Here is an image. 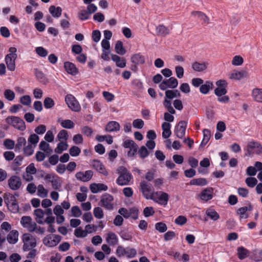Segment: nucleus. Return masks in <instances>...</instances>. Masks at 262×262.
I'll use <instances>...</instances> for the list:
<instances>
[{"instance_id": "4be33fe9", "label": "nucleus", "mask_w": 262, "mask_h": 262, "mask_svg": "<svg viewBox=\"0 0 262 262\" xmlns=\"http://www.w3.org/2000/svg\"><path fill=\"white\" fill-rule=\"evenodd\" d=\"M131 62L135 64L134 68H136V65L143 64L145 63V57L140 53L134 54L130 57Z\"/></svg>"}, {"instance_id": "58836bf2", "label": "nucleus", "mask_w": 262, "mask_h": 262, "mask_svg": "<svg viewBox=\"0 0 262 262\" xmlns=\"http://www.w3.org/2000/svg\"><path fill=\"white\" fill-rule=\"evenodd\" d=\"M156 33L158 35L165 36L169 33V29L164 25H159L156 29Z\"/></svg>"}, {"instance_id": "603ef678", "label": "nucleus", "mask_w": 262, "mask_h": 262, "mask_svg": "<svg viewBox=\"0 0 262 262\" xmlns=\"http://www.w3.org/2000/svg\"><path fill=\"white\" fill-rule=\"evenodd\" d=\"M252 258L255 261L262 260V250L256 249L252 252Z\"/></svg>"}, {"instance_id": "0e129e2a", "label": "nucleus", "mask_w": 262, "mask_h": 262, "mask_svg": "<svg viewBox=\"0 0 262 262\" xmlns=\"http://www.w3.org/2000/svg\"><path fill=\"white\" fill-rule=\"evenodd\" d=\"M43 104L45 107L47 109L52 108L55 105L54 100L50 97H47L45 99Z\"/></svg>"}, {"instance_id": "72a5a7b5", "label": "nucleus", "mask_w": 262, "mask_h": 262, "mask_svg": "<svg viewBox=\"0 0 262 262\" xmlns=\"http://www.w3.org/2000/svg\"><path fill=\"white\" fill-rule=\"evenodd\" d=\"M171 125L169 123L164 122L162 125V128L163 130L162 137L164 138H168L171 135V132L170 130Z\"/></svg>"}, {"instance_id": "a19ab883", "label": "nucleus", "mask_w": 262, "mask_h": 262, "mask_svg": "<svg viewBox=\"0 0 262 262\" xmlns=\"http://www.w3.org/2000/svg\"><path fill=\"white\" fill-rule=\"evenodd\" d=\"M190 185L195 186H205L208 184L207 180L205 178H196L190 181Z\"/></svg>"}, {"instance_id": "bb28decb", "label": "nucleus", "mask_w": 262, "mask_h": 262, "mask_svg": "<svg viewBox=\"0 0 262 262\" xmlns=\"http://www.w3.org/2000/svg\"><path fill=\"white\" fill-rule=\"evenodd\" d=\"M93 166L98 172L103 175L105 176L108 175V172L106 170L104 166L100 161L94 160L93 162Z\"/></svg>"}, {"instance_id": "de8ad7c7", "label": "nucleus", "mask_w": 262, "mask_h": 262, "mask_svg": "<svg viewBox=\"0 0 262 262\" xmlns=\"http://www.w3.org/2000/svg\"><path fill=\"white\" fill-rule=\"evenodd\" d=\"M203 138L201 144V146L206 145L208 141L211 137V133L210 131L207 129H204L203 131Z\"/></svg>"}, {"instance_id": "aec40b11", "label": "nucleus", "mask_w": 262, "mask_h": 262, "mask_svg": "<svg viewBox=\"0 0 262 262\" xmlns=\"http://www.w3.org/2000/svg\"><path fill=\"white\" fill-rule=\"evenodd\" d=\"M187 127V122L184 121L179 122L178 125L176 127L174 133L179 138H182L185 134Z\"/></svg>"}, {"instance_id": "680f3d73", "label": "nucleus", "mask_w": 262, "mask_h": 262, "mask_svg": "<svg viewBox=\"0 0 262 262\" xmlns=\"http://www.w3.org/2000/svg\"><path fill=\"white\" fill-rule=\"evenodd\" d=\"M244 59L243 57L239 55H236L233 57L232 60V64L235 66H239L243 63Z\"/></svg>"}, {"instance_id": "2eb2a0df", "label": "nucleus", "mask_w": 262, "mask_h": 262, "mask_svg": "<svg viewBox=\"0 0 262 262\" xmlns=\"http://www.w3.org/2000/svg\"><path fill=\"white\" fill-rule=\"evenodd\" d=\"M8 185L11 190H18L21 186V181L20 177L17 176H11L8 180Z\"/></svg>"}, {"instance_id": "cd10ccee", "label": "nucleus", "mask_w": 262, "mask_h": 262, "mask_svg": "<svg viewBox=\"0 0 262 262\" xmlns=\"http://www.w3.org/2000/svg\"><path fill=\"white\" fill-rule=\"evenodd\" d=\"M252 210V207L251 205L247 206L241 207L238 209L236 211V213L239 216L240 219H247L248 217V215L247 213L248 211H251Z\"/></svg>"}, {"instance_id": "0eeeda50", "label": "nucleus", "mask_w": 262, "mask_h": 262, "mask_svg": "<svg viewBox=\"0 0 262 262\" xmlns=\"http://www.w3.org/2000/svg\"><path fill=\"white\" fill-rule=\"evenodd\" d=\"M65 102L72 111L78 112L81 110V106L79 102L73 95L71 94L66 95Z\"/></svg>"}, {"instance_id": "09e8293b", "label": "nucleus", "mask_w": 262, "mask_h": 262, "mask_svg": "<svg viewBox=\"0 0 262 262\" xmlns=\"http://www.w3.org/2000/svg\"><path fill=\"white\" fill-rule=\"evenodd\" d=\"M5 98L8 101H13L15 97V93L10 89H6L4 92Z\"/></svg>"}, {"instance_id": "f8f14e48", "label": "nucleus", "mask_w": 262, "mask_h": 262, "mask_svg": "<svg viewBox=\"0 0 262 262\" xmlns=\"http://www.w3.org/2000/svg\"><path fill=\"white\" fill-rule=\"evenodd\" d=\"M20 223L21 226L29 231L33 232L35 230L36 224L32 221L31 217L23 216L21 218Z\"/></svg>"}, {"instance_id": "4c0bfd02", "label": "nucleus", "mask_w": 262, "mask_h": 262, "mask_svg": "<svg viewBox=\"0 0 262 262\" xmlns=\"http://www.w3.org/2000/svg\"><path fill=\"white\" fill-rule=\"evenodd\" d=\"M115 52L119 55H123L126 52V50L123 47V42L121 40L116 41L115 46Z\"/></svg>"}, {"instance_id": "473e14b6", "label": "nucleus", "mask_w": 262, "mask_h": 262, "mask_svg": "<svg viewBox=\"0 0 262 262\" xmlns=\"http://www.w3.org/2000/svg\"><path fill=\"white\" fill-rule=\"evenodd\" d=\"M120 126L118 122L116 121H110L105 127V130L108 132L118 131L120 129Z\"/></svg>"}, {"instance_id": "dca6fc26", "label": "nucleus", "mask_w": 262, "mask_h": 262, "mask_svg": "<svg viewBox=\"0 0 262 262\" xmlns=\"http://www.w3.org/2000/svg\"><path fill=\"white\" fill-rule=\"evenodd\" d=\"M36 172V168L35 167L33 163L30 164L26 169L25 172L24 173L23 177L26 181H31L33 179V175Z\"/></svg>"}, {"instance_id": "6ab92c4d", "label": "nucleus", "mask_w": 262, "mask_h": 262, "mask_svg": "<svg viewBox=\"0 0 262 262\" xmlns=\"http://www.w3.org/2000/svg\"><path fill=\"white\" fill-rule=\"evenodd\" d=\"M213 196V189L212 187H207L204 189L200 194V199L206 202L212 199Z\"/></svg>"}, {"instance_id": "7c9ffc66", "label": "nucleus", "mask_w": 262, "mask_h": 262, "mask_svg": "<svg viewBox=\"0 0 262 262\" xmlns=\"http://www.w3.org/2000/svg\"><path fill=\"white\" fill-rule=\"evenodd\" d=\"M17 57L6 56L5 61L7 68L11 71H14L15 69V60Z\"/></svg>"}, {"instance_id": "a211bd4d", "label": "nucleus", "mask_w": 262, "mask_h": 262, "mask_svg": "<svg viewBox=\"0 0 262 262\" xmlns=\"http://www.w3.org/2000/svg\"><path fill=\"white\" fill-rule=\"evenodd\" d=\"M93 176V172L92 170H89L84 172L79 171L76 173V178L82 182H88L92 178Z\"/></svg>"}, {"instance_id": "39448f33", "label": "nucleus", "mask_w": 262, "mask_h": 262, "mask_svg": "<svg viewBox=\"0 0 262 262\" xmlns=\"http://www.w3.org/2000/svg\"><path fill=\"white\" fill-rule=\"evenodd\" d=\"M22 239L24 243L23 249L25 251L30 250L36 245V238L29 233L23 234Z\"/></svg>"}, {"instance_id": "49530a36", "label": "nucleus", "mask_w": 262, "mask_h": 262, "mask_svg": "<svg viewBox=\"0 0 262 262\" xmlns=\"http://www.w3.org/2000/svg\"><path fill=\"white\" fill-rule=\"evenodd\" d=\"M192 14L199 18L200 20H203L205 23H209V18L203 13L200 11L193 12Z\"/></svg>"}, {"instance_id": "4d7b16f0", "label": "nucleus", "mask_w": 262, "mask_h": 262, "mask_svg": "<svg viewBox=\"0 0 262 262\" xmlns=\"http://www.w3.org/2000/svg\"><path fill=\"white\" fill-rule=\"evenodd\" d=\"M245 183L248 187L253 188L257 184V180L255 178L250 176L246 179Z\"/></svg>"}, {"instance_id": "a18cd8bd", "label": "nucleus", "mask_w": 262, "mask_h": 262, "mask_svg": "<svg viewBox=\"0 0 262 262\" xmlns=\"http://www.w3.org/2000/svg\"><path fill=\"white\" fill-rule=\"evenodd\" d=\"M249 254V251L243 247H239L237 249V255L239 259H243L246 258Z\"/></svg>"}, {"instance_id": "20e7f679", "label": "nucleus", "mask_w": 262, "mask_h": 262, "mask_svg": "<svg viewBox=\"0 0 262 262\" xmlns=\"http://www.w3.org/2000/svg\"><path fill=\"white\" fill-rule=\"evenodd\" d=\"M116 254L119 257L125 256L127 258H133L137 255V251L133 248H124L122 246H119L116 249Z\"/></svg>"}, {"instance_id": "7ed1b4c3", "label": "nucleus", "mask_w": 262, "mask_h": 262, "mask_svg": "<svg viewBox=\"0 0 262 262\" xmlns=\"http://www.w3.org/2000/svg\"><path fill=\"white\" fill-rule=\"evenodd\" d=\"M244 150L245 151L246 156L251 157L253 155H260L262 154V145L259 142L252 140L248 142Z\"/></svg>"}, {"instance_id": "e2e57ef3", "label": "nucleus", "mask_w": 262, "mask_h": 262, "mask_svg": "<svg viewBox=\"0 0 262 262\" xmlns=\"http://www.w3.org/2000/svg\"><path fill=\"white\" fill-rule=\"evenodd\" d=\"M35 147L34 145L29 143L28 145L24 148V154L27 156H31L34 152Z\"/></svg>"}, {"instance_id": "f704fd0d", "label": "nucleus", "mask_w": 262, "mask_h": 262, "mask_svg": "<svg viewBox=\"0 0 262 262\" xmlns=\"http://www.w3.org/2000/svg\"><path fill=\"white\" fill-rule=\"evenodd\" d=\"M251 95L255 101L262 103V89H254L252 91Z\"/></svg>"}, {"instance_id": "c85d7f7f", "label": "nucleus", "mask_w": 262, "mask_h": 262, "mask_svg": "<svg viewBox=\"0 0 262 262\" xmlns=\"http://www.w3.org/2000/svg\"><path fill=\"white\" fill-rule=\"evenodd\" d=\"M105 240L110 245L114 246L117 244L118 238L115 233L109 232L105 235Z\"/></svg>"}, {"instance_id": "f03ea898", "label": "nucleus", "mask_w": 262, "mask_h": 262, "mask_svg": "<svg viewBox=\"0 0 262 262\" xmlns=\"http://www.w3.org/2000/svg\"><path fill=\"white\" fill-rule=\"evenodd\" d=\"M17 193L12 194L9 192L5 193L3 198L8 209L12 213H16L19 210V206L16 200Z\"/></svg>"}, {"instance_id": "5701e85b", "label": "nucleus", "mask_w": 262, "mask_h": 262, "mask_svg": "<svg viewBox=\"0 0 262 262\" xmlns=\"http://www.w3.org/2000/svg\"><path fill=\"white\" fill-rule=\"evenodd\" d=\"M107 186L102 183H92L90 185L91 191L93 193H97L101 191L107 190Z\"/></svg>"}, {"instance_id": "8fccbe9b", "label": "nucleus", "mask_w": 262, "mask_h": 262, "mask_svg": "<svg viewBox=\"0 0 262 262\" xmlns=\"http://www.w3.org/2000/svg\"><path fill=\"white\" fill-rule=\"evenodd\" d=\"M167 98L172 99L174 97H180L181 94L178 90H167L165 92Z\"/></svg>"}, {"instance_id": "052dcab7", "label": "nucleus", "mask_w": 262, "mask_h": 262, "mask_svg": "<svg viewBox=\"0 0 262 262\" xmlns=\"http://www.w3.org/2000/svg\"><path fill=\"white\" fill-rule=\"evenodd\" d=\"M71 212L73 216L79 217L82 215V211L78 206H74L71 208Z\"/></svg>"}, {"instance_id": "f3484780", "label": "nucleus", "mask_w": 262, "mask_h": 262, "mask_svg": "<svg viewBox=\"0 0 262 262\" xmlns=\"http://www.w3.org/2000/svg\"><path fill=\"white\" fill-rule=\"evenodd\" d=\"M54 214L56 215V220L57 224H60L62 223L65 217L63 215L64 210L60 205H56L53 210Z\"/></svg>"}, {"instance_id": "5fc2aeb1", "label": "nucleus", "mask_w": 262, "mask_h": 262, "mask_svg": "<svg viewBox=\"0 0 262 262\" xmlns=\"http://www.w3.org/2000/svg\"><path fill=\"white\" fill-rule=\"evenodd\" d=\"M57 137L60 141L66 142L69 138L68 132L64 129L61 130L58 133Z\"/></svg>"}, {"instance_id": "3c124183", "label": "nucleus", "mask_w": 262, "mask_h": 262, "mask_svg": "<svg viewBox=\"0 0 262 262\" xmlns=\"http://www.w3.org/2000/svg\"><path fill=\"white\" fill-rule=\"evenodd\" d=\"M74 234L75 236L79 238H84L88 235L85 230L83 229L81 227L77 228L74 230Z\"/></svg>"}, {"instance_id": "338daca9", "label": "nucleus", "mask_w": 262, "mask_h": 262, "mask_svg": "<svg viewBox=\"0 0 262 262\" xmlns=\"http://www.w3.org/2000/svg\"><path fill=\"white\" fill-rule=\"evenodd\" d=\"M28 143L36 147L37 143L39 141V137L36 134H32L29 137L28 139Z\"/></svg>"}, {"instance_id": "393cba45", "label": "nucleus", "mask_w": 262, "mask_h": 262, "mask_svg": "<svg viewBox=\"0 0 262 262\" xmlns=\"http://www.w3.org/2000/svg\"><path fill=\"white\" fill-rule=\"evenodd\" d=\"M19 233L16 230H12L7 236V240L10 244H16L18 240Z\"/></svg>"}, {"instance_id": "774afa93", "label": "nucleus", "mask_w": 262, "mask_h": 262, "mask_svg": "<svg viewBox=\"0 0 262 262\" xmlns=\"http://www.w3.org/2000/svg\"><path fill=\"white\" fill-rule=\"evenodd\" d=\"M78 17L81 20H86L90 17V14L86 10H82L78 13Z\"/></svg>"}, {"instance_id": "a878e982", "label": "nucleus", "mask_w": 262, "mask_h": 262, "mask_svg": "<svg viewBox=\"0 0 262 262\" xmlns=\"http://www.w3.org/2000/svg\"><path fill=\"white\" fill-rule=\"evenodd\" d=\"M111 59L115 62L117 67L120 68H124L126 67V61L123 57H121L116 54H112Z\"/></svg>"}, {"instance_id": "864d4df0", "label": "nucleus", "mask_w": 262, "mask_h": 262, "mask_svg": "<svg viewBox=\"0 0 262 262\" xmlns=\"http://www.w3.org/2000/svg\"><path fill=\"white\" fill-rule=\"evenodd\" d=\"M31 98L29 95H26L21 96L19 99L21 104L25 106H29L31 103Z\"/></svg>"}, {"instance_id": "37998d69", "label": "nucleus", "mask_w": 262, "mask_h": 262, "mask_svg": "<svg viewBox=\"0 0 262 262\" xmlns=\"http://www.w3.org/2000/svg\"><path fill=\"white\" fill-rule=\"evenodd\" d=\"M37 194L40 198H45L48 196V191L42 185L39 184L37 186Z\"/></svg>"}, {"instance_id": "c03bdc74", "label": "nucleus", "mask_w": 262, "mask_h": 262, "mask_svg": "<svg viewBox=\"0 0 262 262\" xmlns=\"http://www.w3.org/2000/svg\"><path fill=\"white\" fill-rule=\"evenodd\" d=\"M68 147V144L66 141H60L55 149V152L61 154L63 151L66 150Z\"/></svg>"}, {"instance_id": "4468645a", "label": "nucleus", "mask_w": 262, "mask_h": 262, "mask_svg": "<svg viewBox=\"0 0 262 262\" xmlns=\"http://www.w3.org/2000/svg\"><path fill=\"white\" fill-rule=\"evenodd\" d=\"M217 88L214 90L215 94L218 97L224 95L227 93V82L225 80H219L215 83Z\"/></svg>"}, {"instance_id": "2f4dec72", "label": "nucleus", "mask_w": 262, "mask_h": 262, "mask_svg": "<svg viewBox=\"0 0 262 262\" xmlns=\"http://www.w3.org/2000/svg\"><path fill=\"white\" fill-rule=\"evenodd\" d=\"M45 211L41 209H36L34 211V214L35 216L36 222L39 224L43 223V218L45 216Z\"/></svg>"}, {"instance_id": "1a4fd4ad", "label": "nucleus", "mask_w": 262, "mask_h": 262, "mask_svg": "<svg viewBox=\"0 0 262 262\" xmlns=\"http://www.w3.org/2000/svg\"><path fill=\"white\" fill-rule=\"evenodd\" d=\"M61 240V237L56 234H49L43 239V244L48 247H53L58 245Z\"/></svg>"}, {"instance_id": "f257e3e1", "label": "nucleus", "mask_w": 262, "mask_h": 262, "mask_svg": "<svg viewBox=\"0 0 262 262\" xmlns=\"http://www.w3.org/2000/svg\"><path fill=\"white\" fill-rule=\"evenodd\" d=\"M117 172L119 174L116 180V183L118 185H127L133 180V176L130 172L124 166H119L117 168Z\"/></svg>"}, {"instance_id": "c9c22d12", "label": "nucleus", "mask_w": 262, "mask_h": 262, "mask_svg": "<svg viewBox=\"0 0 262 262\" xmlns=\"http://www.w3.org/2000/svg\"><path fill=\"white\" fill-rule=\"evenodd\" d=\"M49 12L55 18L59 17L62 13V9L60 7H55V6H51L49 9Z\"/></svg>"}, {"instance_id": "79ce46f5", "label": "nucleus", "mask_w": 262, "mask_h": 262, "mask_svg": "<svg viewBox=\"0 0 262 262\" xmlns=\"http://www.w3.org/2000/svg\"><path fill=\"white\" fill-rule=\"evenodd\" d=\"M58 122H59L63 128L67 129H72L74 127V122L69 119L61 120L58 119Z\"/></svg>"}, {"instance_id": "423d86ee", "label": "nucleus", "mask_w": 262, "mask_h": 262, "mask_svg": "<svg viewBox=\"0 0 262 262\" xmlns=\"http://www.w3.org/2000/svg\"><path fill=\"white\" fill-rule=\"evenodd\" d=\"M168 199L169 195L167 193L160 191L155 192L152 198L150 200H153L160 205L166 206L168 203Z\"/></svg>"}, {"instance_id": "6e6d98bb", "label": "nucleus", "mask_w": 262, "mask_h": 262, "mask_svg": "<svg viewBox=\"0 0 262 262\" xmlns=\"http://www.w3.org/2000/svg\"><path fill=\"white\" fill-rule=\"evenodd\" d=\"M39 148L40 150L46 152L47 154H50L52 151V149L50 147V145L43 141L40 142Z\"/></svg>"}, {"instance_id": "ddd939ff", "label": "nucleus", "mask_w": 262, "mask_h": 262, "mask_svg": "<svg viewBox=\"0 0 262 262\" xmlns=\"http://www.w3.org/2000/svg\"><path fill=\"white\" fill-rule=\"evenodd\" d=\"M114 198L112 195L108 193L104 194L101 198L100 205L107 209H112L113 208Z\"/></svg>"}, {"instance_id": "69168bd1", "label": "nucleus", "mask_w": 262, "mask_h": 262, "mask_svg": "<svg viewBox=\"0 0 262 262\" xmlns=\"http://www.w3.org/2000/svg\"><path fill=\"white\" fill-rule=\"evenodd\" d=\"M169 88L174 89L178 85V81L174 77H170L168 79H166Z\"/></svg>"}, {"instance_id": "b1692460", "label": "nucleus", "mask_w": 262, "mask_h": 262, "mask_svg": "<svg viewBox=\"0 0 262 262\" xmlns=\"http://www.w3.org/2000/svg\"><path fill=\"white\" fill-rule=\"evenodd\" d=\"M64 68L69 74L76 75L78 73V70L76 66L70 61H66L64 63Z\"/></svg>"}, {"instance_id": "9d476101", "label": "nucleus", "mask_w": 262, "mask_h": 262, "mask_svg": "<svg viewBox=\"0 0 262 262\" xmlns=\"http://www.w3.org/2000/svg\"><path fill=\"white\" fill-rule=\"evenodd\" d=\"M139 189L146 199L150 200L152 198L155 192L150 184H148L144 181H141L140 183Z\"/></svg>"}, {"instance_id": "412c9836", "label": "nucleus", "mask_w": 262, "mask_h": 262, "mask_svg": "<svg viewBox=\"0 0 262 262\" xmlns=\"http://www.w3.org/2000/svg\"><path fill=\"white\" fill-rule=\"evenodd\" d=\"M208 63L206 61H195L192 63V69L197 72L205 71L208 67Z\"/></svg>"}, {"instance_id": "6e6552de", "label": "nucleus", "mask_w": 262, "mask_h": 262, "mask_svg": "<svg viewBox=\"0 0 262 262\" xmlns=\"http://www.w3.org/2000/svg\"><path fill=\"white\" fill-rule=\"evenodd\" d=\"M6 121L8 124L19 130H24L26 128L24 121L19 117L9 116L6 118Z\"/></svg>"}, {"instance_id": "13d9d810", "label": "nucleus", "mask_w": 262, "mask_h": 262, "mask_svg": "<svg viewBox=\"0 0 262 262\" xmlns=\"http://www.w3.org/2000/svg\"><path fill=\"white\" fill-rule=\"evenodd\" d=\"M52 187L55 189H59L61 186V180L57 177H53L51 180Z\"/></svg>"}, {"instance_id": "c756f323", "label": "nucleus", "mask_w": 262, "mask_h": 262, "mask_svg": "<svg viewBox=\"0 0 262 262\" xmlns=\"http://www.w3.org/2000/svg\"><path fill=\"white\" fill-rule=\"evenodd\" d=\"M247 72L245 71L242 70L233 71L229 75V77L231 79L239 80L246 76Z\"/></svg>"}, {"instance_id": "9b49d317", "label": "nucleus", "mask_w": 262, "mask_h": 262, "mask_svg": "<svg viewBox=\"0 0 262 262\" xmlns=\"http://www.w3.org/2000/svg\"><path fill=\"white\" fill-rule=\"evenodd\" d=\"M138 209L136 207L130 208L129 210L121 208L119 209L118 213L125 218L131 217L134 220H136L138 217Z\"/></svg>"}, {"instance_id": "bf43d9fd", "label": "nucleus", "mask_w": 262, "mask_h": 262, "mask_svg": "<svg viewBox=\"0 0 262 262\" xmlns=\"http://www.w3.org/2000/svg\"><path fill=\"white\" fill-rule=\"evenodd\" d=\"M93 214L94 216L98 219H101L104 216L103 210L99 207L94 208Z\"/></svg>"}, {"instance_id": "e433bc0d", "label": "nucleus", "mask_w": 262, "mask_h": 262, "mask_svg": "<svg viewBox=\"0 0 262 262\" xmlns=\"http://www.w3.org/2000/svg\"><path fill=\"white\" fill-rule=\"evenodd\" d=\"M205 213L213 221H216L220 218L219 214L214 209L211 208L206 209Z\"/></svg>"}, {"instance_id": "ea45409f", "label": "nucleus", "mask_w": 262, "mask_h": 262, "mask_svg": "<svg viewBox=\"0 0 262 262\" xmlns=\"http://www.w3.org/2000/svg\"><path fill=\"white\" fill-rule=\"evenodd\" d=\"M213 83L210 81H206L204 84H202L200 88V91L202 94H207L209 90L212 88Z\"/></svg>"}]
</instances>
